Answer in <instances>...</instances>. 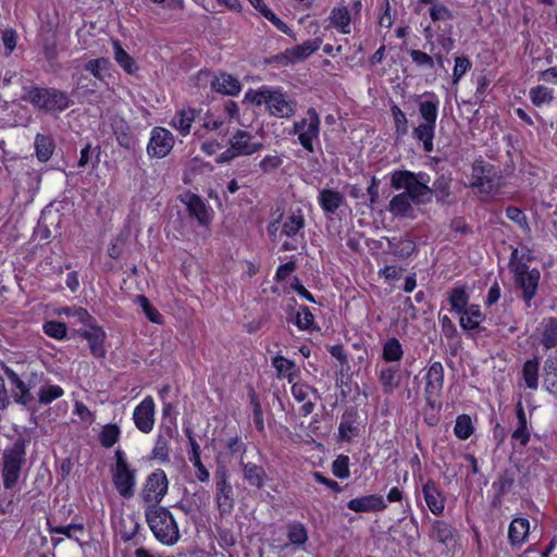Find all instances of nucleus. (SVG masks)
<instances>
[{"label":"nucleus","instance_id":"nucleus-1","mask_svg":"<svg viewBox=\"0 0 557 557\" xmlns=\"http://www.w3.org/2000/svg\"><path fill=\"white\" fill-rule=\"evenodd\" d=\"M245 101L256 106L264 104L269 113L280 119H288L296 112V101L277 88L262 86L259 89H249L245 95Z\"/></svg>","mask_w":557,"mask_h":557},{"label":"nucleus","instance_id":"nucleus-2","mask_svg":"<svg viewBox=\"0 0 557 557\" xmlns=\"http://www.w3.org/2000/svg\"><path fill=\"white\" fill-rule=\"evenodd\" d=\"M430 177L428 174L410 171H395L391 177L393 188L404 189V194L408 196L414 205H424L431 202L433 189L428 185Z\"/></svg>","mask_w":557,"mask_h":557},{"label":"nucleus","instance_id":"nucleus-3","mask_svg":"<svg viewBox=\"0 0 557 557\" xmlns=\"http://www.w3.org/2000/svg\"><path fill=\"white\" fill-rule=\"evenodd\" d=\"M145 513L150 530L161 543L173 545L178 541L180 532L176 521L166 508H146Z\"/></svg>","mask_w":557,"mask_h":557},{"label":"nucleus","instance_id":"nucleus-4","mask_svg":"<svg viewBox=\"0 0 557 557\" xmlns=\"http://www.w3.org/2000/svg\"><path fill=\"white\" fill-rule=\"evenodd\" d=\"M281 225V235L289 240L284 242L282 249L285 251L296 250L299 239H304L302 231L306 225L305 215L300 208L290 209L286 214H282L276 223H271L269 232L275 234Z\"/></svg>","mask_w":557,"mask_h":557},{"label":"nucleus","instance_id":"nucleus-5","mask_svg":"<svg viewBox=\"0 0 557 557\" xmlns=\"http://www.w3.org/2000/svg\"><path fill=\"white\" fill-rule=\"evenodd\" d=\"M23 98L46 112L64 111L72 103L66 92L55 88L30 87Z\"/></svg>","mask_w":557,"mask_h":557},{"label":"nucleus","instance_id":"nucleus-6","mask_svg":"<svg viewBox=\"0 0 557 557\" xmlns=\"http://www.w3.org/2000/svg\"><path fill=\"white\" fill-rule=\"evenodd\" d=\"M422 122L413 129V136L423 143L424 151H433V138L437 120L438 101L436 99L423 100L419 104Z\"/></svg>","mask_w":557,"mask_h":557},{"label":"nucleus","instance_id":"nucleus-7","mask_svg":"<svg viewBox=\"0 0 557 557\" xmlns=\"http://www.w3.org/2000/svg\"><path fill=\"white\" fill-rule=\"evenodd\" d=\"M4 374L10 382L14 400L23 406L29 405L34 400L30 389L41 382L42 373L30 371L20 375L13 369L5 368Z\"/></svg>","mask_w":557,"mask_h":557},{"label":"nucleus","instance_id":"nucleus-8","mask_svg":"<svg viewBox=\"0 0 557 557\" xmlns=\"http://www.w3.org/2000/svg\"><path fill=\"white\" fill-rule=\"evenodd\" d=\"M293 134L297 135L299 144L309 152L314 151L313 143L319 139L320 116L315 109L309 108L306 116L294 123Z\"/></svg>","mask_w":557,"mask_h":557},{"label":"nucleus","instance_id":"nucleus-9","mask_svg":"<svg viewBox=\"0 0 557 557\" xmlns=\"http://www.w3.org/2000/svg\"><path fill=\"white\" fill-rule=\"evenodd\" d=\"M510 270L515 276L516 285L522 290V298L528 307L536 294L541 273L537 269H530L523 262H511Z\"/></svg>","mask_w":557,"mask_h":557},{"label":"nucleus","instance_id":"nucleus-10","mask_svg":"<svg viewBox=\"0 0 557 557\" xmlns=\"http://www.w3.org/2000/svg\"><path fill=\"white\" fill-rule=\"evenodd\" d=\"M25 447L22 441H16L3 454V485L5 488H12L21 473V467L24 462Z\"/></svg>","mask_w":557,"mask_h":557},{"label":"nucleus","instance_id":"nucleus-11","mask_svg":"<svg viewBox=\"0 0 557 557\" xmlns=\"http://www.w3.org/2000/svg\"><path fill=\"white\" fill-rule=\"evenodd\" d=\"M169 488V480L163 470L157 469L150 473L145 482L140 497L146 508L159 507Z\"/></svg>","mask_w":557,"mask_h":557},{"label":"nucleus","instance_id":"nucleus-12","mask_svg":"<svg viewBox=\"0 0 557 557\" xmlns=\"http://www.w3.org/2000/svg\"><path fill=\"white\" fill-rule=\"evenodd\" d=\"M215 502L221 513H230L234 508L233 487L228 481V473L225 468H219L215 473Z\"/></svg>","mask_w":557,"mask_h":557},{"label":"nucleus","instance_id":"nucleus-13","mask_svg":"<svg viewBox=\"0 0 557 557\" xmlns=\"http://www.w3.org/2000/svg\"><path fill=\"white\" fill-rule=\"evenodd\" d=\"M444 385V367L441 362H433L425 375L424 396L426 403L434 407L437 403Z\"/></svg>","mask_w":557,"mask_h":557},{"label":"nucleus","instance_id":"nucleus-14","mask_svg":"<svg viewBox=\"0 0 557 557\" xmlns=\"http://www.w3.org/2000/svg\"><path fill=\"white\" fill-rule=\"evenodd\" d=\"M174 146V137L163 127H154L151 132L150 141L147 147L148 154L164 158Z\"/></svg>","mask_w":557,"mask_h":557},{"label":"nucleus","instance_id":"nucleus-15","mask_svg":"<svg viewBox=\"0 0 557 557\" xmlns=\"http://www.w3.org/2000/svg\"><path fill=\"white\" fill-rule=\"evenodd\" d=\"M133 420L136 428L143 433H150L154 425V401L147 396L138 404L133 412Z\"/></svg>","mask_w":557,"mask_h":557},{"label":"nucleus","instance_id":"nucleus-16","mask_svg":"<svg viewBox=\"0 0 557 557\" xmlns=\"http://www.w3.org/2000/svg\"><path fill=\"white\" fill-rule=\"evenodd\" d=\"M532 338L545 350L555 348L557 346V318H544L536 326Z\"/></svg>","mask_w":557,"mask_h":557},{"label":"nucleus","instance_id":"nucleus-17","mask_svg":"<svg viewBox=\"0 0 557 557\" xmlns=\"http://www.w3.org/2000/svg\"><path fill=\"white\" fill-rule=\"evenodd\" d=\"M422 494L424 502L430 511L435 516H441L444 512L446 497L438 484L433 480H428L422 485Z\"/></svg>","mask_w":557,"mask_h":557},{"label":"nucleus","instance_id":"nucleus-18","mask_svg":"<svg viewBox=\"0 0 557 557\" xmlns=\"http://www.w3.org/2000/svg\"><path fill=\"white\" fill-rule=\"evenodd\" d=\"M322 39L315 38L307 40L301 45L286 49L278 58L284 60L285 63H296L306 60L312 53L320 49Z\"/></svg>","mask_w":557,"mask_h":557},{"label":"nucleus","instance_id":"nucleus-19","mask_svg":"<svg viewBox=\"0 0 557 557\" xmlns=\"http://www.w3.org/2000/svg\"><path fill=\"white\" fill-rule=\"evenodd\" d=\"M181 200L186 206L189 215L197 219L199 224L207 225L210 222L211 212L199 196L187 193L181 196Z\"/></svg>","mask_w":557,"mask_h":557},{"label":"nucleus","instance_id":"nucleus-20","mask_svg":"<svg viewBox=\"0 0 557 557\" xmlns=\"http://www.w3.org/2000/svg\"><path fill=\"white\" fill-rule=\"evenodd\" d=\"M347 507L355 512H370L384 510L386 504L383 496L371 494L350 499Z\"/></svg>","mask_w":557,"mask_h":557},{"label":"nucleus","instance_id":"nucleus-21","mask_svg":"<svg viewBox=\"0 0 557 557\" xmlns=\"http://www.w3.org/2000/svg\"><path fill=\"white\" fill-rule=\"evenodd\" d=\"M292 394L297 401L304 403L300 408L304 416H308L313 411L314 401L310 397L312 395L314 399L317 398V391L313 387L304 382H296L292 385Z\"/></svg>","mask_w":557,"mask_h":557},{"label":"nucleus","instance_id":"nucleus-22","mask_svg":"<svg viewBox=\"0 0 557 557\" xmlns=\"http://www.w3.org/2000/svg\"><path fill=\"white\" fill-rule=\"evenodd\" d=\"M233 151L238 156H249L258 151L262 145L252 141V136L245 131H237L230 139Z\"/></svg>","mask_w":557,"mask_h":557},{"label":"nucleus","instance_id":"nucleus-23","mask_svg":"<svg viewBox=\"0 0 557 557\" xmlns=\"http://www.w3.org/2000/svg\"><path fill=\"white\" fill-rule=\"evenodd\" d=\"M429 536L431 540L449 547L455 543V529L443 520H434Z\"/></svg>","mask_w":557,"mask_h":557},{"label":"nucleus","instance_id":"nucleus-24","mask_svg":"<svg viewBox=\"0 0 557 557\" xmlns=\"http://www.w3.org/2000/svg\"><path fill=\"white\" fill-rule=\"evenodd\" d=\"M211 87L219 94L227 96H237L242 90V85L237 78L227 73H220L211 81Z\"/></svg>","mask_w":557,"mask_h":557},{"label":"nucleus","instance_id":"nucleus-25","mask_svg":"<svg viewBox=\"0 0 557 557\" xmlns=\"http://www.w3.org/2000/svg\"><path fill=\"white\" fill-rule=\"evenodd\" d=\"M87 326L88 329L83 332V336L87 339L91 354L98 358L103 357L106 354L103 347L106 333L99 326L94 325L92 322Z\"/></svg>","mask_w":557,"mask_h":557},{"label":"nucleus","instance_id":"nucleus-26","mask_svg":"<svg viewBox=\"0 0 557 557\" xmlns=\"http://www.w3.org/2000/svg\"><path fill=\"white\" fill-rule=\"evenodd\" d=\"M113 482L121 496L131 497L133 495L135 475L129 470V468L115 469L113 474Z\"/></svg>","mask_w":557,"mask_h":557},{"label":"nucleus","instance_id":"nucleus-27","mask_svg":"<svg viewBox=\"0 0 557 557\" xmlns=\"http://www.w3.org/2000/svg\"><path fill=\"white\" fill-rule=\"evenodd\" d=\"M319 205L326 213H334L345 203V196L334 189H321L318 197Z\"/></svg>","mask_w":557,"mask_h":557},{"label":"nucleus","instance_id":"nucleus-28","mask_svg":"<svg viewBox=\"0 0 557 557\" xmlns=\"http://www.w3.org/2000/svg\"><path fill=\"white\" fill-rule=\"evenodd\" d=\"M414 205L411 199L404 193L395 195L388 205V210L392 214L398 218H413L414 216Z\"/></svg>","mask_w":557,"mask_h":557},{"label":"nucleus","instance_id":"nucleus-29","mask_svg":"<svg viewBox=\"0 0 557 557\" xmlns=\"http://www.w3.org/2000/svg\"><path fill=\"white\" fill-rule=\"evenodd\" d=\"M530 531V522L524 518H516L508 528V540L512 546H521Z\"/></svg>","mask_w":557,"mask_h":557},{"label":"nucleus","instance_id":"nucleus-30","mask_svg":"<svg viewBox=\"0 0 557 557\" xmlns=\"http://www.w3.org/2000/svg\"><path fill=\"white\" fill-rule=\"evenodd\" d=\"M484 320V314L479 305H470L463 312L460 313V326L467 331L478 330L481 322Z\"/></svg>","mask_w":557,"mask_h":557},{"label":"nucleus","instance_id":"nucleus-31","mask_svg":"<svg viewBox=\"0 0 557 557\" xmlns=\"http://www.w3.org/2000/svg\"><path fill=\"white\" fill-rule=\"evenodd\" d=\"M379 381L385 394H392L400 384L398 368L383 367L379 373Z\"/></svg>","mask_w":557,"mask_h":557},{"label":"nucleus","instance_id":"nucleus-32","mask_svg":"<svg viewBox=\"0 0 557 557\" xmlns=\"http://www.w3.org/2000/svg\"><path fill=\"white\" fill-rule=\"evenodd\" d=\"M331 25L337 28L342 34H350V13L346 7H337L331 11L329 17Z\"/></svg>","mask_w":557,"mask_h":557},{"label":"nucleus","instance_id":"nucleus-33","mask_svg":"<svg viewBox=\"0 0 557 557\" xmlns=\"http://www.w3.org/2000/svg\"><path fill=\"white\" fill-rule=\"evenodd\" d=\"M244 479L252 486L262 488L265 483L267 473L261 466L252 462L242 463Z\"/></svg>","mask_w":557,"mask_h":557},{"label":"nucleus","instance_id":"nucleus-34","mask_svg":"<svg viewBox=\"0 0 557 557\" xmlns=\"http://www.w3.org/2000/svg\"><path fill=\"white\" fill-rule=\"evenodd\" d=\"M113 58L116 63L127 73L134 74L138 66L135 60L123 49L119 40L112 41Z\"/></svg>","mask_w":557,"mask_h":557},{"label":"nucleus","instance_id":"nucleus-35","mask_svg":"<svg viewBox=\"0 0 557 557\" xmlns=\"http://www.w3.org/2000/svg\"><path fill=\"white\" fill-rule=\"evenodd\" d=\"M195 119L196 111L194 109H183L173 117L172 126L178 131L181 135L186 136L190 133V127Z\"/></svg>","mask_w":557,"mask_h":557},{"label":"nucleus","instance_id":"nucleus-36","mask_svg":"<svg viewBox=\"0 0 557 557\" xmlns=\"http://www.w3.org/2000/svg\"><path fill=\"white\" fill-rule=\"evenodd\" d=\"M189 444L191 447L190 457L189 460L193 462L194 467L196 468V478L200 482H208L210 478V473L208 469L203 466L201 459H200V446L196 442V440L193 436H189Z\"/></svg>","mask_w":557,"mask_h":557},{"label":"nucleus","instance_id":"nucleus-37","mask_svg":"<svg viewBox=\"0 0 557 557\" xmlns=\"http://www.w3.org/2000/svg\"><path fill=\"white\" fill-rule=\"evenodd\" d=\"M36 157L39 161H48L54 150V144L51 137L38 134L35 138Z\"/></svg>","mask_w":557,"mask_h":557},{"label":"nucleus","instance_id":"nucleus-38","mask_svg":"<svg viewBox=\"0 0 557 557\" xmlns=\"http://www.w3.org/2000/svg\"><path fill=\"white\" fill-rule=\"evenodd\" d=\"M338 434L342 441H351L359 435V428L354 414L346 413L343 416L338 426Z\"/></svg>","mask_w":557,"mask_h":557},{"label":"nucleus","instance_id":"nucleus-39","mask_svg":"<svg viewBox=\"0 0 557 557\" xmlns=\"http://www.w3.org/2000/svg\"><path fill=\"white\" fill-rule=\"evenodd\" d=\"M404 350L400 342L393 337L383 345L382 357L387 362H396L401 360Z\"/></svg>","mask_w":557,"mask_h":557},{"label":"nucleus","instance_id":"nucleus-40","mask_svg":"<svg viewBox=\"0 0 557 557\" xmlns=\"http://www.w3.org/2000/svg\"><path fill=\"white\" fill-rule=\"evenodd\" d=\"M449 304L451 310L458 314L467 309L469 302V295L466 292L465 287H456L449 294Z\"/></svg>","mask_w":557,"mask_h":557},{"label":"nucleus","instance_id":"nucleus-41","mask_svg":"<svg viewBox=\"0 0 557 557\" xmlns=\"http://www.w3.org/2000/svg\"><path fill=\"white\" fill-rule=\"evenodd\" d=\"M539 361L536 359L528 360L522 369V375L525 385L531 389H536L539 386Z\"/></svg>","mask_w":557,"mask_h":557},{"label":"nucleus","instance_id":"nucleus-42","mask_svg":"<svg viewBox=\"0 0 557 557\" xmlns=\"http://www.w3.org/2000/svg\"><path fill=\"white\" fill-rule=\"evenodd\" d=\"M278 377L287 379L289 383L294 380L295 363L282 356H276L272 361Z\"/></svg>","mask_w":557,"mask_h":557},{"label":"nucleus","instance_id":"nucleus-43","mask_svg":"<svg viewBox=\"0 0 557 557\" xmlns=\"http://www.w3.org/2000/svg\"><path fill=\"white\" fill-rule=\"evenodd\" d=\"M287 537L290 544L304 545L308 541V533L300 522H292L287 525Z\"/></svg>","mask_w":557,"mask_h":557},{"label":"nucleus","instance_id":"nucleus-44","mask_svg":"<svg viewBox=\"0 0 557 557\" xmlns=\"http://www.w3.org/2000/svg\"><path fill=\"white\" fill-rule=\"evenodd\" d=\"M529 96L532 103L536 107L550 103L554 99L553 90L542 85L531 88Z\"/></svg>","mask_w":557,"mask_h":557},{"label":"nucleus","instance_id":"nucleus-45","mask_svg":"<svg viewBox=\"0 0 557 557\" xmlns=\"http://www.w3.org/2000/svg\"><path fill=\"white\" fill-rule=\"evenodd\" d=\"M430 17L433 23H438L437 28L442 29L441 23L449 22L454 18L451 11L442 3H433L430 8Z\"/></svg>","mask_w":557,"mask_h":557},{"label":"nucleus","instance_id":"nucleus-46","mask_svg":"<svg viewBox=\"0 0 557 557\" xmlns=\"http://www.w3.org/2000/svg\"><path fill=\"white\" fill-rule=\"evenodd\" d=\"M120 428L116 424H107L99 434V441L106 448L112 447L120 438Z\"/></svg>","mask_w":557,"mask_h":557},{"label":"nucleus","instance_id":"nucleus-47","mask_svg":"<svg viewBox=\"0 0 557 557\" xmlns=\"http://www.w3.org/2000/svg\"><path fill=\"white\" fill-rule=\"evenodd\" d=\"M64 391L59 385H44L38 392V401L42 405H48L53 400L62 397Z\"/></svg>","mask_w":557,"mask_h":557},{"label":"nucleus","instance_id":"nucleus-48","mask_svg":"<svg viewBox=\"0 0 557 557\" xmlns=\"http://www.w3.org/2000/svg\"><path fill=\"white\" fill-rule=\"evenodd\" d=\"M392 116L394 119L395 132L397 137H403L408 133V120L401 109L393 104L391 107Z\"/></svg>","mask_w":557,"mask_h":557},{"label":"nucleus","instance_id":"nucleus-49","mask_svg":"<svg viewBox=\"0 0 557 557\" xmlns=\"http://www.w3.org/2000/svg\"><path fill=\"white\" fill-rule=\"evenodd\" d=\"M455 434L460 440L469 438L473 433V425L471 418L467 414H461L457 418L455 424Z\"/></svg>","mask_w":557,"mask_h":557},{"label":"nucleus","instance_id":"nucleus-50","mask_svg":"<svg viewBox=\"0 0 557 557\" xmlns=\"http://www.w3.org/2000/svg\"><path fill=\"white\" fill-rule=\"evenodd\" d=\"M136 301L140 306L149 321L157 324L162 323V315L154 307H152V305L150 304L149 299L146 296L138 295Z\"/></svg>","mask_w":557,"mask_h":557},{"label":"nucleus","instance_id":"nucleus-51","mask_svg":"<svg viewBox=\"0 0 557 557\" xmlns=\"http://www.w3.org/2000/svg\"><path fill=\"white\" fill-rule=\"evenodd\" d=\"M59 314L73 317L84 325H90V322L94 321L88 311L82 307H64L60 309Z\"/></svg>","mask_w":557,"mask_h":557},{"label":"nucleus","instance_id":"nucleus-52","mask_svg":"<svg viewBox=\"0 0 557 557\" xmlns=\"http://www.w3.org/2000/svg\"><path fill=\"white\" fill-rule=\"evenodd\" d=\"M471 185L478 188L481 194H492L496 187L494 181L490 177L488 174L484 176L472 175Z\"/></svg>","mask_w":557,"mask_h":557},{"label":"nucleus","instance_id":"nucleus-53","mask_svg":"<svg viewBox=\"0 0 557 557\" xmlns=\"http://www.w3.org/2000/svg\"><path fill=\"white\" fill-rule=\"evenodd\" d=\"M333 474L339 479H347L350 475L349 458L345 455H339L332 465Z\"/></svg>","mask_w":557,"mask_h":557},{"label":"nucleus","instance_id":"nucleus-54","mask_svg":"<svg viewBox=\"0 0 557 557\" xmlns=\"http://www.w3.org/2000/svg\"><path fill=\"white\" fill-rule=\"evenodd\" d=\"M206 170H211L208 163L200 161L198 158H194L187 165L184 181L185 183H190L197 173L203 172Z\"/></svg>","mask_w":557,"mask_h":557},{"label":"nucleus","instance_id":"nucleus-55","mask_svg":"<svg viewBox=\"0 0 557 557\" xmlns=\"http://www.w3.org/2000/svg\"><path fill=\"white\" fill-rule=\"evenodd\" d=\"M409 54H410L413 63L417 66L423 67V69H433L434 67L435 61H434L433 57L430 55L429 53L421 51V50L412 49L409 51Z\"/></svg>","mask_w":557,"mask_h":557},{"label":"nucleus","instance_id":"nucleus-56","mask_svg":"<svg viewBox=\"0 0 557 557\" xmlns=\"http://www.w3.org/2000/svg\"><path fill=\"white\" fill-rule=\"evenodd\" d=\"M45 333L55 339H62L66 336V326L62 322L48 321L44 324Z\"/></svg>","mask_w":557,"mask_h":557},{"label":"nucleus","instance_id":"nucleus-57","mask_svg":"<svg viewBox=\"0 0 557 557\" xmlns=\"http://www.w3.org/2000/svg\"><path fill=\"white\" fill-rule=\"evenodd\" d=\"M152 455L156 459L165 462L169 460V440L163 436L159 435L157 437V441L154 443V447L152 450Z\"/></svg>","mask_w":557,"mask_h":557},{"label":"nucleus","instance_id":"nucleus-58","mask_svg":"<svg viewBox=\"0 0 557 557\" xmlns=\"http://www.w3.org/2000/svg\"><path fill=\"white\" fill-rule=\"evenodd\" d=\"M314 322V317L308 307H300L296 313V325L300 330H309Z\"/></svg>","mask_w":557,"mask_h":557},{"label":"nucleus","instance_id":"nucleus-59","mask_svg":"<svg viewBox=\"0 0 557 557\" xmlns=\"http://www.w3.org/2000/svg\"><path fill=\"white\" fill-rule=\"evenodd\" d=\"M83 525L82 524H69L65 527H50L49 532L50 533H58L63 534L66 537L75 541H79L77 537V533H83Z\"/></svg>","mask_w":557,"mask_h":557},{"label":"nucleus","instance_id":"nucleus-60","mask_svg":"<svg viewBox=\"0 0 557 557\" xmlns=\"http://www.w3.org/2000/svg\"><path fill=\"white\" fill-rule=\"evenodd\" d=\"M265 13L262 15L264 18L270 21L278 30L286 34L287 36L292 37L294 40H296L295 34L292 32V29L287 26L286 23H284L278 16L272 12V10H263Z\"/></svg>","mask_w":557,"mask_h":557},{"label":"nucleus","instance_id":"nucleus-61","mask_svg":"<svg viewBox=\"0 0 557 557\" xmlns=\"http://www.w3.org/2000/svg\"><path fill=\"white\" fill-rule=\"evenodd\" d=\"M110 62L108 59L99 58V59H92L89 60L86 65L85 70L90 72L96 78H101V72L103 70H107Z\"/></svg>","mask_w":557,"mask_h":557},{"label":"nucleus","instance_id":"nucleus-62","mask_svg":"<svg viewBox=\"0 0 557 557\" xmlns=\"http://www.w3.org/2000/svg\"><path fill=\"white\" fill-rule=\"evenodd\" d=\"M471 63L469 59L465 57H457L455 59V66L453 70V82L457 84L459 79L466 74V72L470 69Z\"/></svg>","mask_w":557,"mask_h":557},{"label":"nucleus","instance_id":"nucleus-63","mask_svg":"<svg viewBox=\"0 0 557 557\" xmlns=\"http://www.w3.org/2000/svg\"><path fill=\"white\" fill-rule=\"evenodd\" d=\"M451 26L449 28H444L443 33L438 35L436 39V44L440 47V50L444 52H449L455 47V40L450 36Z\"/></svg>","mask_w":557,"mask_h":557},{"label":"nucleus","instance_id":"nucleus-64","mask_svg":"<svg viewBox=\"0 0 557 557\" xmlns=\"http://www.w3.org/2000/svg\"><path fill=\"white\" fill-rule=\"evenodd\" d=\"M283 161L277 154L265 156L259 163L263 172L273 171L282 165Z\"/></svg>","mask_w":557,"mask_h":557}]
</instances>
